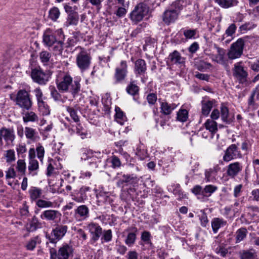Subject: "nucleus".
<instances>
[{"label":"nucleus","mask_w":259,"mask_h":259,"mask_svg":"<svg viewBox=\"0 0 259 259\" xmlns=\"http://www.w3.org/2000/svg\"><path fill=\"white\" fill-rule=\"evenodd\" d=\"M57 89L62 93H70L75 98L80 91L81 85L78 79L73 81L72 77L68 73L60 72L55 80Z\"/></svg>","instance_id":"nucleus-1"},{"label":"nucleus","mask_w":259,"mask_h":259,"mask_svg":"<svg viewBox=\"0 0 259 259\" xmlns=\"http://www.w3.org/2000/svg\"><path fill=\"white\" fill-rule=\"evenodd\" d=\"M65 35L62 29L53 30L47 29L44 32L42 42L47 47H53V51L58 54H61L63 50Z\"/></svg>","instance_id":"nucleus-2"},{"label":"nucleus","mask_w":259,"mask_h":259,"mask_svg":"<svg viewBox=\"0 0 259 259\" xmlns=\"http://www.w3.org/2000/svg\"><path fill=\"white\" fill-rule=\"evenodd\" d=\"M28 92L25 89L18 91L14 101L16 105L22 109V111H29L31 109L33 102Z\"/></svg>","instance_id":"nucleus-3"},{"label":"nucleus","mask_w":259,"mask_h":259,"mask_svg":"<svg viewBox=\"0 0 259 259\" xmlns=\"http://www.w3.org/2000/svg\"><path fill=\"white\" fill-rule=\"evenodd\" d=\"M52 72L49 70L44 71L40 67L31 69V77L33 81L39 85H46L51 77Z\"/></svg>","instance_id":"nucleus-4"},{"label":"nucleus","mask_w":259,"mask_h":259,"mask_svg":"<svg viewBox=\"0 0 259 259\" xmlns=\"http://www.w3.org/2000/svg\"><path fill=\"white\" fill-rule=\"evenodd\" d=\"M120 177L118 178L116 182L117 187L124 188L125 187H135L138 185L140 179L139 177L135 174H123Z\"/></svg>","instance_id":"nucleus-5"},{"label":"nucleus","mask_w":259,"mask_h":259,"mask_svg":"<svg viewBox=\"0 0 259 259\" xmlns=\"http://www.w3.org/2000/svg\"><path fill=\"white\" fill-rule=\"evenodd\" d=\"M67 230L68 227L66 225H57L50 234H46V238L50 243L56 244L64 236Z\"/></svg>","instance_id":"nucleus-6"},{"label":"nucleus","mask_w":259,"mask_h":259,"mask_svg":"<svg viewBox=\"0 0 259 259\" xmlns=\"http://www.w3.org/2000/svg\"><path fill=\"white\" fill-rule=\"evenodd\" d=\"M92 57L85 51L82 50L76 56V63L81 72L89 68L91 63Z\"/></svg>","instance_id":"nucleus-7"},{"label":"nucleus","mask_w":259,"mask_h":259,"mask_svg":"<svg viewBox=\"0 0 259 259\" xmlns=\"http://www.w3.org/2000/svg\"><path fill=\"white\" fill-rule=\"evenodd\" d=\"M148 12V7L146 4L141 3L138 4L130 14L131 19L138 23L142 21Z\"/></svg>","instance_id":"nucleus-8"},{"label":"nucleus","mask_w":259,"mask_h":259,"mask_svg":"<svg viewBox=\"0 0 259 259\" xmlns=\"http://www.w3.org/2000/svg\"><path fill=\"white\" fill-rule=\"evenodd\" d=\"M244 46V40L240 38L232 44L230 50L228 53V57L231 59H235L240 57L243 53Z\"/></svg>","instance_id":"nucleus-9"},{"label":"nucleus","mask_w":259,"mask_h":259,"mask_svg":"<svg viewBox=\"0 0 259 259\" xmlns=\"http://www.w3.org/2000/svg\"><path fill=\"white\" fill-rule=\"evenodd\" d=\"M237 145L233 144L230 145L225 151L223 159L225 162H229L232 160L241 158L242 154Z\"/></svg>","instance_id":"nucleus-10"},{"label":"nucleus","mask_w":259,"mask_h":259,"mask_svg":"<svg viewBox=\"0 0 259 259\" xmlns=\"http://www.w3.org/2000/svg\"><path fill=\"white\" fill-rule=\"evenodd\" d=\"M85 160H88L89 165L92 168H97L101 163L102 158L103 157V153L100 151H93L88 150L85 153Z\"/></svg>","instance_id":"nucleus-11"},{"label":"nucleus","mask_w":259,"mask_h":259,"mask_svg":"<svg viewBox=\"0 0 259 259\" xmlns=\"http://www.w3.org/2000/svg\"><path fill=\"white\" fill-rule=\"evenodd\" d=\"M87 227L91 235L90 243L93 245L102 236L103 229L98 223L94 222L89 223Z\"/></svg>","instance_id":"nucleus-12"},{"label":"nucleus","mask_w":259,"mask_h":259,"mask_svg":"<svg viewBox=\"0 0 259 259\" xmlns=\"http://www.w3.org/2000/svg\"><path fill=\"white\" fill-rule=\"evenodd\" d=\"M127 73V62L126 61L122 60L120 63V66L115 68L114 75V83H122L125 79Z\"/></svg>","instance_id":"nucleus-13"},{"label":"nucleus","mask_w":259,"mask_h":259,"mask_svg":"<svg viewBox=\"0 0 259 259\" xmlns=\"http://www.w3.org/2000/svg\"><path fill=\"white\" fill-rule=\"evenodd\" d=\"M233 75L238 80L240 83L247 84L248 73L240 63L234 65Z\"/></svg>","instance_id":"nucleus-14"},{"label":"nucleus","mask_w":259,"mask_h":259,"mask_svg":"<svg viewBox=\"0 0 259 259\" xmlns=\"http://www.w3.org/2000/svg\"><path fill=\"white\" fill-rule=\"evenodd\" d=\"M0 136H2V139L4 140L7 145H13L16 138L15 131L13 127H2L0 128Z\"/></svg>","instance_id":"nucleus-15"},{"label":"nucleus","mask_w":259,"mask_h":259,"mask_svg":"<svg viewBox=\"0 0 259 259\" xmlns=\"http://www.w3.org/2000/svg\"><path fill=\"white\" fill-rule=\"evenodd\" d=\"M90 191V187L85 186H82L79 190H76L71 193L72 199L77 202L82 203L87 199V193Z\"/></svg>","instance_id":"nucleus-16"},{"label":"nucleus","mask_w":259,"mask_h":259,"mask_svg":"<svg viewBox=\"0 0 259 259\" xmlns=\"http://www.w3.org/2000/svg\"><path fill=\"white\" fill-rule=\"evenodd\" d=\"M61 215V212L57 210L47 209L41 213L40 218L43 220L56 222L58 220H60Z\"/></svg>","instance_id":"nucleus-17"},{"label":"nucleus","mask_w":259,"mask_h":259,"mask_svg":"<svg viewBox=\"0 0 259 259\" xmlns=\"http://www.w3.org/2000/svg\"><path fill=\"white\" fill-rule=\"evenodd\" d=\"M73 215L77 221H84L90 217L89 208L86 205H80L74 209Z\"/></svg>","instance_id":"nucleus-18"},{"label":"nucleus","mask_w":259,"mask_h":259,"mask_svg":"<svg viewBox=\"0 0 259 259\" xmlns=\"http://www.w3.org/2000/svg\"><path fill=\"white\" fill-rule=\"evenodd\" d=\"M243 169L242 164L236 161L229 164L227 167L226 174L231 178H235Z\"/></svg>","instance_id":"nucleus-19"},{"label":"nucleus","mask_w":259,"mask_h":259,"mask_svg":"<svg viewBox=\"0 0 259 259\" xmlns=\"http://www.w3.org/2000/svg\"><path fill=\"white\" fill-rule=\"evenodd\" d=\"M124 232L127 233L124 241L125 243L129 247L132 246L135 243L136 240L138 232L137 228L135 226L129 227L125 230Z\"/></svg>","instance_id":"nucleus-20"},{"label":"nucleus","mask_w":259,"mask_h":259,"mask_svg":"<svg viewBox=\"0 0 259 259\" xmlns=\"http://www.w3.org/2000/svg\"><path fill=\"white\" fill-rule=\"evenodd\" d=\"M73 252L72 246L66 243H63L58 250L57 259H69Z\"/></svg>","instance_id":"nucleus-21"},{"label":"nucleus","mask_w":259,"mask_h":259,"mask_svg":"<svg viewBox=\"0 0 259 259\" xmlns=\"http://www.w3.org/2000/svg\"><path fill=\"white\" fill-rule=\"evenodd\" d=\"M147 71V65L145 61L138 59L134 62V71L137 77L144 75Z\"/></svg>","instance_id":"nucleus-22"},{"label":"nucleus","mask_w":259,"mask_h":259,"mask_svg":"<svg viewBox=\"0 0 259 259\" xmlns=\"http://www.w3.org/2000/svg\"><path fill=\"white\" fill-rule=\"evenodd\" d=\"M168 190L177 197V199L179 201L187 198V195L184 193L179 184H171L168 187Z\"/></svg>","instance_id":"nucleus-23"},{"label":"nucleus","mask_w":259,"mask_h":259,"mask_svg":"<svg viewBox=\"0 0 259 259\" xmlns=\"http://www.w3.org/2000/svg\"><path fill=\"white\" fill-rule=\"evenodd\" d=\"M178 16V12L177 10H167L163 14L162 19L165 24H169L175 22Z\"/></svg>","instance_id":"nucleus-24"},{"label":"nucleus","mask_w":259,"mask_h":259,"mask_svg":"<svg viewBox=\"0 0 259 259\" xmlns=\"http://www.w3.org/2000/svg\"><path fill=\"white\" fill-rule=\"evenodd\" d=\"M127 93L133 97V99L138 102L139 96L140 88L135 83V81H131L126 88Z\"/></svg>","instance_id":"nucleus-25"},{"label":"nucleus","mask_w":259,"mask_h":259,"mask_svg":"<svg viewBox=\"0 0 259 259\" xmlns=\"http://www.w3.org/2000/svg\"><path fill=\"white\" fill-rule=\"evenodd\" d=\"M49 89L51 97L55 102L63 103L66 101L67 97L62 95V93L60 92L57 88L56 89L54 86L51 85L49 87Z\"/></svg>","instance_id":"nucleus-26"},{"label":"nucleus","mask_w":259,"mask_h":259,"mask_svg":"<svg viewBox=\"0 0 259 259\" xmlns=\"http://www.w3.org/2000/svg\"><path fill=\"white\" fill-rule=\"evenodd\" d=\"M225 54V51L224 49L219 48L217 47L216 45H214L211 59L213 61L222 64L224 62V57Z\"/></svg>","instance_id":"nucleus-27"},{"label":"nucleus","mask_w":259,"mask_h":259,"mask_svg":"<svg viewBox=\"0 0 259 259\" xmlns=\"http://www.w3.org/2000/svg\"><path fill=\"white\" fill-rule=\"evenodd\" d=\"M177 105L175 103L169 104L166 102H160V113L163 115L169 116Z\"/></svg>","instance_id":"nucleus-28"},{"label":"nucleus","mask_w":259,"mask_h":259,"mask_svg":"<svg viewBox=\"0 0 259 259\" xmlns=\"http://www.w3.org/2000/svg\"><path fill=\"white\" fill-rule=\"evenodd\" d=\"M68 131L71 134L75 133V130L73 128H68ZM75 131L76 133L78 136H80L82 139L87 138L89 134L87 128L83 126L80 123H77L75 126Z\"/></svg>","instance_id":"nucleus-29"},{"label":"nucleus","mask_w":259,"mask_h":259,"mask_svg":"<svg viewBox=\"0 0 259 259\" xmlns=\"http://www.w3.org/2000/svg\"><path fill=\"white\" fill-rule=\"evenodd\" d=\"M168 59L172 63L175 64H184L185 63V58L183 57L180 52L177 50L169 54Z\"/></svg>","instance_id":"nucleus-30"},{"label":"nucleus","mask_w":259,"mask_h":259,"mask_svg":"<svg viewBox=\"0 0 259 259\" xmlns=\"http://www.w3.org/2000/svg\"><path fill=\"white\" fill-rule=\"evenodd\" d=\"M181 31L183 32V34L185 36V40H183V42L187 41L188 39H194L198 37V31L197 29L186 28L181 29Z\"/></svg>","instance_id":"nucleus-31"},{"label":"nucleus","mask_w":259,"mask_h":259,"mask_svg":"<svg viewBox=\"0 0 259 259\" xmlns=\"http://www.w3.org/2000/svg\"><path fill=\"white\" fill-rule=\"evenodd\" d=\"M30 200L31 201H36L39 199L42 194L41 189L36 187H31L28 191Z\"/></svg>","instance_id":"nucleus-32"},{"label":"nucleus","mask_w":259,"mask_h":259,"mask_svg":"<svg viewBox=\"0 0 259 259\" xmlns=\"http://www.w3.org/2000/svg\"><path fill=\"white\" fill-rule=\"evenodd\" d=\"M41 227L42 224L35 216H33L29 223L26 225V229L28 232L35 231Z\"/></svg>","instance_id":"nucleus-33"},{"label":"nucleus","mask_w":259,"mask_h":259,"mask_svg":"<svg viewBox=\"0 0 259 259\" xmlns=\"http://www.w3.org/2000/svg\"><path fill=\"white\" fill-rule=\"evenodd\" d=\"M227 222L222 218H215L211 221V228L214 233H217L219 229L225 226Z\"/></svg>","instance_id":"nucleus-34"},{"label":"nucleus","mask_w":259,"mask_h":259,"mask_svg":"<svg viewBox=\"0 0 259 259\" xmlns=\"http://www.w3.org/2000/svg\"><path fill=\"white\" fill-rule=\"evenodd\" d=\"M23 120L24 123L36 122L38 120V116L33 111H22Z\"/></svg>","instance_id":"nucleus-35"},{"label":"nucleus","mask_w":259,"mask_h":259,"mask_svg":"<svg viewBox=\"0 0 259 259\" xmlns=\"http://www.w3.org/2000/svg\"><path fill=\"white\" fill-rule=\"evenodd\" d=\"M36 206L38 208L35 209V213L37 214L40 211V209L51 208L53 207L54 203L53 202L44 199H39L35 202Z\"/></svg>","instance_id":"nucleus-36"},{"label":"nucleus","mask_w":259,"mask_h":259,"mask_svg":"<svg viewBox=\"0 0 259 259\" xmlns=\"http://www.w3.org/2000/svg\"><path fill=\"white\" fill-rule=\"evenodd\" d=\"M255 95L256 99L259 100V85L256 86L255 88L253 90L251 95L248 100V106L253 109H256L257 107V105L255 103L254 100V98Z\"/></svg>","instance_id":"nucleus-37"},{"label":"nucleus","mask_w":259,"mask_h":259,"mask_svg":"<svg viewBox=\"0 0 259 259\" xmlns=\"http://www.w3.org/2000/svg\"><path fill=\"white\" fill-rule=\"evenodd\" d=\"M198 134L203 138H207L210 134V119H208L200 128Z\"/></svg>","instance_id":"nucleus-38"},{"label":"nucleus","mask_w":259,"mask_h":259,"mask_svg":"<svg viewBox=\"0 0 259 259\" xmlns=\"http://www.w3.org/2000/svg\"><path fill=\"white\" fill-rule=\"evenodd\" d=\"M202 114L205 116H208L210 111V100L209 97L205 96L201 101Z\"/></svg>","instance_id":"nucleus-39"},{"label":"nucleus","mask_w":259,"mask_h":259,"mask_svg":"<svg viewBox=\"0 0 259 259\" xmlns=\"http://www.w3.org/2000/svg\"><path fill=\"white\" fill-rule=\"evenodd\" d=\"M214 2L223 8H229L236 6L238 4L237 0H214Z\"/></svg>","instance_id":"nucleus-40"},{"label":"nucleus","mask_w":259,"mask_h":259,"mask_svg":"<svg viewBox=\"0 0 259 259\" xmlns=\"http://www.w3.org/2000/svg\"><path fill=\"white\" fill-rule=\"evenodd\" d=\"M220 110L222 120L226 123H230L232 122V120L229 117L228 108L224 104H222Z\"/></svg>","instance_id":"nucleus-41"},{"label":"nucleus","mask_w":259,"mask_h":259,"mask_svg":"<svg viewBox=\"0 0 259 259\" xmlns=\"http://www.w3.org/2000/svg\"><path fill=\"white\" fill-rule=\"evenodd\" d=\"M115 114L114 116L115 120L121 125H123L124 121L126 120V117L124 113L118 106H115Z\"/></svg>","instance_id":"nucleus-42"},{"label":"nucleus","mask_w":259,"mask_h":259,"mask_svg":"<svg viewBox=\"0 0 259 259\" xmlns=\"http://www.w3.org/2000/svg\"><path fill=\"white\" fill-rule=\"evenodd\" d=\"M210 196V185H207L204 188L202 187L200 194H198L197 198L202 201H206L208 200Z\"/></svg>","instance_id":"nucleus-43"},{"label":"nucleus","mask_w":259,"mask_h":259,"mask_svg":"<svg viewBox=\"0 0 259 259\" xmlns=\"http://www.w3.org/2000/svg\"><path fill=\"white\" fill-rule=\"evenodd\" d=\"M109 163H111V167L113 169L120 168L122 165L120 159L118 156L112 154L109 158Z\"/></svg>","instance_id":"nucleus-44"},{"label":"nucleus","mask_w":259,"mask_h":259,"mask_svg":"<svg viewBox=\"0 0 259 259\" xmlns=\"http://www.w3.org/2000/svg\"><path fill=\"white\" fill-rule=\"evenodd\" d=\"M25 135L27 139L31 141L36 140V135L37 134L36 130L28 126L25 127Z\"/></svg>","instance_id":"nucleus-45"},{"label":"nucleus","mask_w":259,"mask_h":259,"mask_svg":"<svg viewBox=\"0 0 259 259\" xmlns=\"http://www.w3.org/2000/svg\"><path fill=\"white\" fill-rule=\"evenodd\" d=\"M79 21V15L77 12L68 15L67 23L68 25H77Z\"/></svg>","instance_id":"nucleus-46"},{"label":"nucleus","mask_w":259,"mask_h":259,"mask_svg":"<svg viewBox=\"0 0 259 259\" xmlns=\"http://www.w3.org/2000/svg\"><path fill=\"white\" fill-rule=\"evenodd\" d=\"M247 233L245 228L242 227L239 229L236 232V243H239L246 238Z\"/></svg>","instance_id":"nucleus-47"},{"label":"nucleus","mask_w":259,"mask_h":259,"mask_svg":"<svg viewBox=\"0 0 259 259\" xmlns=\"http://www.w3.org/2000/svg\"><path fill=\"white\" fill-rule=\"evenodd\" d=\"M39 111L42 115H48L50 114V108L46 102L44 100L37 103Z\"/></svg>","instance_id":"nucleus-48"},{"label":"nucleus","mask_w":259,"mask_h":259,"mask_svg":"<svg viewBox=\"0 0 259 259\" xmlns=\"http://www.w3.org/2000/svg\"><path fill=\"white\" fill-rule=\"evenodd\" d=\"M96 197L99 202L105 203L109 201V192L100 191L97 193Z\"/></svg>","instance_id":"nucleus-49"},{"label":"nucleus","mask_w":259,"mask_h":259,"mask_svg":"<svg viewBox=\"0 0 259 259\" xmlns=\"http://www.w3.org/2000/svg\"><path fill=\"white\" fill-rule=\"evenodd\" d=\"M188 118V111L185 109H180L177 112V120L184 122L187 120Z\"/></svg>","instance_id":"nucleus-50"},{"label":"nucleus","mask_w":259,"mask_h":259,"mask_svg":"<svg viewBox=\"0 0 259 259\" xmlns=\"http://www.w3.org/2000/svg\"><path fill=\"white\" fill-rule=\"evenodd\" d=\"M60 15V12L57 7L52 8L49 12V17L53 21H56Z\"/></svg>","instance_id":"nucleus-51"},{"label":"nucleus","mask_w":259,"mask_h":259,"mask_svg":"<svg viewBox=\"0 0 259 259\" xmlns=\"http://www.w3.org/2000/svg\"><path fill=\"white\" fill-rule=\"evenodd\" d=\"M51 57V54L47 51H43L39 54L40 61L44 65H48Z\"/></svg>","instance_id":"nucleus-52"},{"label":"nucleus","mask_w":259,"mask_h":259,"mask_svg":"<svg viewBox=\"0 0 259 259\" xmlns=\"http://www.w3.org/2000/svg\"><path fill=\"white\" fill-rule=\"evenodd\" d=\"M210 209L206 208L204 210H201V214L200 215V220L201 224L203 227H206V225L208 223V220L207 217V213L209 212Z\"/></svg>","instance_id":"nucleus-53"},{"label":"nucleus","mask_w":259,"mask_h":259,"mask_svg":"<svg viewBox=\"0 0 259 259\" xmlns=\"http://www.w3.org/2000/svg\"><path fill=\"white\" fill-rule=\"evenodd\" d=\"M102 235V243L108 242L111 241L112 239V233L110 229L103 230V234Z\"/></svg>","instance_id":"nucleus-54"},{"label":"nucleus","mask_w":259,"mask_h":259,"mask_svg":"<svg viewBox=\"0 0 259 259\" xmlns=\"http://www.w3.org/2000/svg\"><path fill=\"white\" fill-rule=\"evenodd\" d=\"M66 109L74 121L76 123L78 122L79 121V118L77 114V110L73 107L69 106L67 107Z\"/></svg>","instance_id":"nucleus-55"},{"label":"nucleus","mask_w":259,"mask_h":259,"mask_svg":"<svg viewBox=\"0 0 259 259\" xmlns=\"http://www.w3.org/2000/svg\"><path fill=\"white\" fill-rule=\"evenodd\" d=\"M254 252L250 250H242L239 252L240 259H253Z\"/></svg>","instance_id":"nucleus-56"},{"label":"nucleus","mask_w":259,"mask_h":259,"mask_svg":"<svg viewBox=\"0 0 259 259\" xmlns=\"http://www.w3.org/2000/svg\"><path fill=\"white\" fill-rule=\"evenodd\" d=\"M16 168L18 172L24 174L26 170V164L24 160L19 159L17 162Z\"/></svg>","instance_id":"nucleus-57"},{"label":"nucleus","mask_w":259,"mask_h":259,"mask_svg":"<svg viewBox=\"0 0 259 259\" xmlns=\"http://www.w3.org/2000/svg\"><path fill=\"white\" fill-rule=\"evenodd\" d=\"M6 161L11 163L15 160V151L13 149H10L6 151Z\"/></svg>","instance_id":"nucleus-58"},{"label":"nucleus","mask_w":259,"mask_h":259,"mask_svg":"<svg viewBox=\"0 0 259 259\" xmlns=\"http://www.w3.org/2000/svg\"><path fill=\"white\" fill-rule=\"evenodd\" d=\"M63 7L65 12L67 14V15L76 12V10L77 9V7L76 6H75L72 7L69 3L64 4Z\"/></svg>","instance_id":"nucleus-59"},{"label":"nucleus","mask_w":259,"mask_h":259,"mask_svg":"<svg viewBox=\"0 0 259 259\" xmlns=\"http://www.w3.org/2000/svg\"><path fill=\"white\" fill-rule=\"evenodd\" d=\"M215 252L222 256H225L228 252L227 249L225 248L223 245H219L216 248H214Z\"/></svg>","instance_id":"nucleus-60"},{"label":"nucleus","mask_w":259,"mask_h":259,"mask_svg":"<svg viewBox=\"0 0 259 259\" xmlns=\"http://www.w3.org/2000/svg\"><path fill=\"white\" fill-rule=\"evenodd\" d=\"M151 234L148 231H144L141 234V240L146 244H152L151 241Z\"/></svg>","instance_id":"nucleus-61"},{"label":"nucleus","mask_w":259,"mask_h":259,"mask_svg":"<svg viewBox=\"0 0 259 259\" xmlns=\"http://www.w3.org/2000/svg\"><path fill=\"white\" fill-rule=\"evenodd\" d=\"M148 104L150 105H153L157 100V96L155 93H149L146 98Z\"/></svg>","instance_id":"nucleus-62"},{"label":"nucleus","mask_w":259,"mask_h":259,"mask_svg":"<svg viewBox=\"0 0 259 259\" xmlns=\"http://www.w3.org/2000/svg\"><path fill=\"white\" fill-rule=\"evenodd\" d=\"M30 171L36 170L38 168V162L36 159L29 160L28 167Z\"/></svg>","instance_id":"nucleus-63"},{"label":"nucleus","mask_w":259,"mask_h":259,"mask_svg":"<svg viewBox=\"0 0 259 259\" xmlns=\"http://www.w3.org/2000/svg\"><path fill=\"white\" fill-rule=\"evenodd\" d=\"M124 6L118 7L117 10L114 13V14L118 17L121 18L125 16L127 13L126 9L124 7Z\"/></svg>","instance_id":"nucleus-64"}]
</instances>
